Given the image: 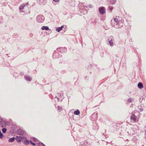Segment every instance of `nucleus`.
Masks as SVG:
<instances>
[{"instance_id": "1", "label": "nucleus", "mask_w": 146, "mask_h": 146, "mask_svg": "<svg viewBox=\"0 0 146 146\" xmlns=\"http://www.w3.org/2000/svg\"><path fill=\"white\" fill-rule=\"evenodd\" d=\"M44 17L41 15H38L36 17V21L38 23H42L44 22Z\"/></svg>"}, {"instance_id": "2", "label": "nucleus", "mask_w": 146, "mask_h": 146, "mask_svg": "<svg viewBox=\"0 0 146 146\" xmlns=\"http://www.w3.org/2000/svg\"><path fill=\"white\" fill-rule=\"evenodd\" d=\"M61 57V55L59 54V53L56 51H54L52 57L53 58L56 59L60 58Z\"/></svg>"}, {"instance_id": "3", "label": "nucleus", "mask_w": 146, "mask_h": 146, "mask_svg": "<svg viewBox=\"0 0 146 146\" xmlns=\"http://www.w3.org/2000/svg\"><path fill=\"white\" fill-rule=\"evenodd\" d=\"M57 50L58 51L60 52L61 53H64L67 51V49L65 47L57 48Z\"/></svg>"}, {"instance_id": "4", "label": "nucleus", "mask_w": 146, "mask_h": 146, "mask_svg": "<svg viewBox=\"0 0 146 146\" xmlns=\"http://www.w3.org/2000/svg\"><path fill=\"white\" fill-rule=\"evenodd\" d=\"M98 114L96 112H94L92 114L91 116V120L92 121H96L97 119Z\"/></svg>"}, {"instance_id": "5", "label": "nucleus", "mask_w": 146, "mask_h": 146, "mask_svg": "<svg viewBox=\"0 0 146 146\" xmlns=\"http://www.w3.org/2000/svg\"><path fill=\"white\" fill-rule=\"evenodd\" d=\"M99 12L101 14H103L105 12L106 8L103 7H101L99 8Z\"/></svg>"}, {"instance_id": "6", "label": "nucleus", "mask_w": 146, "mask_h": 146, "mask_svg": "<svg viewBox=\"0 0 146 146\" xmlns=\"http://www.w3.org/2000/svg\"><path fill=\"white\" fill-rule=\"evenodd\" d=\"M17 133L18 135H23L25 134V132L21 129H19L17 131Z\"/></svg>"}, {"instance_id": "7", "label": "nucleus", "mask_w": 146, "mask_h": 146, "mask_svg": "<svg viewBox=\"0 0 146 146\" xmlns=\"http://www.w3.org/2000/svg\"><path fill=\"white\" fill-rule=\"evenodd\" d=\"M41 29L42 30H48L49 33H50L52 32L51 30L49 29L48 26H43L41 27Z\"/></svg>"}, {"instance_id": "8", "label": "nucleus", "mask_w": 146, "mask_h": 146, "mask_svg": "<svg viewBox=\"0 0 146 146\" xmlns=\"http://www.w3.org/2000/svg\"><path fill=\"white\" fill-rule=\"evenodd\" d=\"M24 78L26 80L29 82H30L32 79L31 77L28 75L25 76Z\"/></svg>"}, {"instance_id": "9", "label": "nucleus", "mask_w": 146, "mask_h": 146, "mask_svg": "<svg viewBox=\"0 0 146 146\" xmlns=\"http://www.w3.org/2000/svg\"><path fill=\"white\" fill-rule=\"evenodd\" d=\"M131 119L133 121H135L137 119V117L134 114H133L131 116Z\"/></svg>"}, {"instance_id": "10", "label": "nucleus", "mask_w": 146, "mask_h": 146, "mask_svg": "<svg viewBox=\"0 0 146 146\" xmlns=\"http://www.w3.org/2000/svg\"><path fill=\"white\" fill-rule=\"evenodd\" d=\"M138 87L140 89H141L143 88V86L142 83L141 82H139L137 85Z\"/></svg>"}, {"instance_id": "11", "label": "nucleus", "mask_w": 146, "mask_h": 146, "mask_svg": "<svg viewBox=\"0 0 146 146\" xmlns=\"http://www.w3.org/2000/svg\"><path fill=\"white\" fill-rule=\"evenodd\" d=\"M30 142V141H29V140L26 139V137L23 143H24L25 145H27L29 144Z\"/></svg>"}, {"instance_id": "12", "label": "nucleus", "mask_w": 146, "mask_h": 146, "mask_svg": "<svg viewBox=\"0 0 146 146\" xmlns=\"http://www.w3.org/2000/svg\"><path fill=\"white\" fill-rule=\"evenodd\" d=\"M109 2L111 5H114L116 3L117 0H109Z\"/></svg>"}, {"instance_id": "13", "label": "nucleus", "mask_w": 146, "mask_h": 146, "mask_svg": "<svg viewBox=\"0 0 146 146\" xmlns=\"http://www.w3.org/2000/svg\"><path fill=\"white\" fill-rule=\"evenodd\" d=\"M55 107L56 108H57V110L58 111L60 112L62 110L63 108L61 106H57V107H56V106Z\"/></svg>"}, {"instance_id": "14", "label": "nucleus", "mask_w": 146, "mask_h": 146, "mask_svg": "<svg viewBox=\"0 0 146 146\" xmlns=\"http://www.w3.org/2000/svg\"><path fill=\"white\" fill-rule=\"evenodd\" d=\"M15 138L14 137L12 138H11L9 139L8 140V142L9 143L13 142L15 141Z\"/></svg>"}, {"instance_id": "15", "label": "nucleus", "mask_w": 146, "mask_h": 146, "mask_svg": "<svg viewBox=\"0 0 146 146\" xmlns=\"http://www.w3.org/2000/svg\"><path fill=\"white\" fill-rule=\"evenodd\" d=\"M80 113V111L79 110H76L74 111V115H78Z\"/></svg>"}, {"instance_id": "16", "label": "nucleus", "mask_w": 146, "mask_h": 146, "mask_svg": "<svg viewBox=\"0 0 146 146\" xmlns=\"http://www.w3.org/2000/svg\"><path fill=\"white\" fill-rule=\"evenodd\" d=\"M15 139H16L18 143L21 141V140L20 139V138L19 136H16L15 138Z\"/></svg>"}, {"instance_id": "17", "label": "nucleus", "mask_w": 146, "mask_h": 146, "mask_svg": "<svg viewBox=\"0 0 146 146\" xmlns=\"http://www.w3.org/2000/svg\"><path fill=\"white\" fill-rule=\"evenodd\" d=\"M112 39H113V38H111L109 42V43L110 44V45L111 46H112L113 45V42L112 41Z\"/></svg>"}, {"instance_id": "18", "label": "nucleus", "mask_w": 146, "mask_h": 146, "mask_svg": "<svg viewBox=\"0 0 146 146\" xmlns=\"http://www.w3.org/2000/svg\"><path fill=\"white\" fill-rule=\"evenodd\" d=\"M62 27H58L56 28V30L58 32H60L62 30Z\"/></svg>"}, {"instance_id": "19", "label": "nucleus", "mask_w": 146, "mask_h": 146, "mask_svg": "<svg viewBox=\"0 0 146 146\" xmlns=\"http://www.w3.org/2000/svg\"><path fill=\"white\" fill-rule=\"evenodd\" d=\"M25 7V6L23 4L19 7V8L20 9L22 10Z\"/></svg>"}, {"instance_id": "20", "label": "nucleus", "mask_w": 146, "mask_h": 146, "mask_svg": "<svg viewBox=\"0 0 146 146\" xmlns=\"http://www.w3.org/2000/svg\"><path fill=\"white\" fill-rule=\"evenodd\" d=\"M19 138H20V139L21 140V141H22L23 139H25V138L26 137H25V136H19Z\"/></svg>"}, {"instance_id": "21", "label": "nucleus", "mask_w": 146, "mask_h": 146, "mask_svg": "<svg viewBox=\"0 0 146 146\" xmlns=\"http://www.w3.org/2000/svg\"><path fill=\"white\" fill-rule=\"evenodd\" d=\"M114 21L117 24L119 23V21L118 20V19L117 18H115L114 19Z\"/></svg>"}, {"instance_id": "22", "label": "nucleus", "mask_w": 146, "mask_h": 146, "mask_svg": "<svg viewBox=\"0 0 146 146\" xmlns=\"http://www.w3.org/2000/svg\"><path fill=\"white\" fill-rule=\"evenodd\" d=\"M38 146H45V145L42 142H39L38 143Z\"/></svg>"}, {"instance_id": "23", "label": "nucleus", "mask_w": 146, "mask_h": 146, "mask_svg": "<svg viewBox=\"0 0 146 146\" xmlns=\"http://www.w3.org/2000/svg\"><path fill=\"white\" fill-rule=\"evenodd\" d=\"M84 142H82L81 143H82V145L83 146H85V145H84V144H85V143H86V144H88V142L86 140H85L84 141Z\"/></svg>"}, {"instance_id": "24", "label": "nucleus", "mask_w": 146, "mask_h": 146, "mask_svg": "<svg viewBox=\"0 0 146 146\" xmlns=\"http://www.w3.org/2000/svg\"><path fill=\"white\" fill-rule=\"evenodd\" d=\"M2 131L3 133H5L7 131V129L5 128H3L2 129Z\"/></svg>"}, {"instance_id": "25", "label": "nucleus", "mask_w": 146, "mask_h": 146, "mask_svg": "<svg viewBox=\"0 0 146 146\" xmlns=\"http://www.w3.org/2000/svg\"><path fill=\"white\" fill-rule=\"evenodd\" d=\"M38 2L41 3H43L44 1L45 0H36Z\"/></svg>"}, {"instance_id": "26", "label": "nucleus", "mask_w": 146, "mask_h": 146, "mask_svg": "<svg viewBox=\"0 0 146 146\" xmlns=\"http://www.w3.org/2000/svg\"><path fill=\"white\" fill-rule=\"evenodd\" d=\"M33 140L35 142H38L39 141V140L38 139L34 137H33Z\"/></svg>"}, {"instance_id": "27", "label": "nucleus", "mask_w": 146, "mask_h": 146, "mask_svg": "<svg viewBox=\"0 0 146 146\" xmlns=\"http://www.w3.org/2000/svg\"><path fill=\"white\" fill-rule=\"evenodd\" d=\"M140 107H141V106H138V109L141 112L143 111V109L141 108H140Z\"/></svg>"}, {"instance_id": "28", "label": "nucleus", "mask_w": 146, "mask_h": 146, "mask_svg": "<svg viewBox=\"0 0 146 146\" xmlns=\"http://www.w3.org/2000/svg\"><path fill=\"white\" fill-rule=\"evenodd\" d=\"M3 137V133L1 132H0V138L2 139Z\"/></svg>"}, {"instance_id": "29", "label": "nucleus", "mask_w": 146, "mask_h": 146, "mask_svg": "<svg viewBox=\"0 0 146 146\" xmlns=\"http://www.w3.org/2000/svg\"><path fill=\"white\" fill-rule=\"evenodd\" d=\"M92 67V64H90L88 66L87 69H88L89 68H90Z\"/></svg>"}, {"instance_id": "30", "label": "nucleus", "mask_w": 146, "mask_h": 146, "mask_svg": "<svg viewBox=\"0 0 146 146\" xmlns=\"http://www.w3.org/2000/svg\"><path fill=\"white\" fill-rule=\"evenodd\" d=\"M108 9L109 10L112 11L113 9V7H110V6H109Z\"/></svg>"}, {"instance_id": "31", "label": "nucleus", "mask_w": 146, "mask_h": 146, "mask_svg": "<svg viewBox=\"0 0 146 146\" xmlns=\"http://www.w3.org/2000/svg\"><path fill=\"white\" fill-rule=\"evenodd\" d=\"M127 102H132V100L131 98H130L128 100Z\"/></svg>"}, {"instance_id": "32", "label": "nucleus", "mask_w": 146, "mask_h": 146, "mask_svg": "<svg viewBox=\"0 0 146 146\" xmlns=\"http://www.w3.org/2000/svg\"><path fill=\"white\" fill-rule=\"evenodd\" d=\"M3 121V120L2 118L0 117V124H1L2 123Z\"/></svg>"}, {"instance_id": "33", "label": "nucleus", "mask_w": 146, "mask_h": 146, "mask_svg": "<svg viewBox=\"0 0 146 146\" xmlns=\"http://www.w3.org/2000/svg\"><path fill=\"white\" fill-rule=\"evenodd\" d=\"M30 142L31 144V145H36L35 143H33L30 140Z\"/></svg>"}, {"instance_id": "34", "label": "nucleus", "mask_w": 146, "mask_h": 146, "mask_svg": "<svg viewBox=\"0 0 146 146\" xmlns=\"http://www.w3.org/2000/svg\"><path fill=\"white\" fill-rule=\"evenodd\" d=\"M89 7L90 8H92L93 6L92 5H89Z\"/></svg>"}, {"instance_id": "35", "label": "nucleus", "mask_w": 146, "mask_h": 146, "mask_svg": "<svg viewBox=\"0 0 146 146\" xmlns=\"http://www.w3.org/2000/svg\"><path fill=\"white\" fill-rule=\"evenodd\" d=\"M29 36L31 37H32L33 36V34L31 33L29 34Z\"/></svg>"}, {"instance_id": "36", "label": "nucleus", "mask_w": 146, "mask_h": 146, "mask_svg": "<svg viewBox=\"0 0 146 146\" xmlns=\"http://www.w3.org/2000/svg\"><path fill=\"white\" fill-rule=\"evenodd\" d=\"M23 4L25 6L26 5H27L28 4V2H27V3H23Z\"/></svg>"}, {"instance_id": "37", "label": "nucleus", "mask_w": 146, "mask_h": 146, "mask_svg": "<svg viewBox=\"0 0 146 146\" xmlns=\"http://www.w3.org/2000/svg\"><path fill=\"white\" fill-rule=\"evenodd\" d=\"M53 1L55 2H57L59 1V0H53Z\"/></svg>"}, {"instance_id": "38", "label": "nucleus", "mask_w": 146, "mask_h": 146, "mask_svg": "<svg viewBox=\"0 0 146 146\" xmlns=\"http://www.w3.org/2000/svg\"><path fill=\"white\" fill-rule=\"evenodd\" d=\"M111 25L112 26V27H114L115 26L114 25H112V21H111Z\"/></svg>"}, {"instance_id": "39", "label": "nucleus", "mask_w": 146, "mask_h": 146, "mask_svg": "<svg viewBox=\"0 0 146 146\" xmlns=\"http://www.w3.org/2000/svg\"><path fill=\"white\" fill-rule=\"evenodd\" d=\"M62 27V28L64 27V26L63 25H62V26L61 27Z\"/></svg>"}, {"instance_id": "40", "label": "nucleus", "mask_w": 146, "mask_h": 146, "mask_svg": "<svg viewBox=\"0 0 146 146\" xmlns=\"http://www.w3.org/2000/svg\"><path fill=\"white\" fill-rule=\"evenodd\" d=\"M86 7H87V6H86Z\"/></svg>"}, {"instance_id": "41", "label": "nucleus", "mask_w": 146, "mask_h": 146, "mask_svg": "<svg viewBox=\"0 0 146 146\" xmlns=\"http://www.w3.org/2000/svg\"><path fill=\"white\" fill-rule=\"evenodd\" d=\"M57 99H59V98H57Z\"/></svg>"}, {"instance_id": "42", "label": "nucleus", "mask_w": 146, "mask_h": 146, "mask_svg": "<svg viewBox=\"0 0 146 146\" xmlns=\"http://www.w3.org/2000/svg\"><path fill=\"white\" fill-rule=\"evenodd\" d=\"M1 132V131H0V132Z\"/></svg>"}]
</instances>
